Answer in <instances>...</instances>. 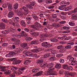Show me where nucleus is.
Segmentation results:
<instances>
[{
  "mask_svg": "<svg viewBox=\"0 0 77 77\" xmlns=\"http://www.w3.org/2000/svg\"><path fill=\"white\" fill-rule=\"evenodd\" d=\"M26 39L27 41H31L32 39V38L30 37H28L26 38Z\"/></svg>",
  "mask_w": 77,
  "mask_h": 77,
  "instance_id": "nucleus-38",
  "label": "nucleus"
},
{
  "mask_svg": "<svg viewBox=\"0 0 77 77\" xmlns=\"http://www.w3.org/2000/svg\"><path fill=\"white\" fill-rule=\"evenodd\" d=\"M51 40L52 42H56L57 41V39L54 38H51Z\"/></svg>",
  "mask_w": 77,
  "mask_h": 77,
  "instance_id": "nucleus-36",
  "label": "nucleus"
},
{
  "mask_svg": "<svg viewBox=\"0 0 77 77\" xmlns=\"http://www.w3.org/2000/svg\"><path fill=\"white\" fill-rule=\"evenodd\" d=\"M52 26L53 27H60V25L59 24L56 23H53L52 24Z\"/></svg>",
  "mask_w": 77,
  "mask_h": 77,
  "instance_id": "nucleus-27",
  "label": "nucleus"
},
{
  "mask_svg": "<svg viewBox=\"0 0 77 77\" xmlns=\"http://www.w3.org/2000/svg\"><path fill=\"white\" fill-rule=\"evenodd\" d=\"M31 44H37V42L36 41H34L31 42Z\"/></svg>",
  "mask_w": 77,
  "mask_h": 77,
  "instance_id": "nucleus-52",
  "label": "nucleus"
},
{
  "mask_svg": "<svg viewBox=\"0 0 77 77\" xmlns=\"http://www.w3.org/2000/svg\"><path fill=\"white\" fill-rule=\"evenodd\" d=\"M64 74L66 76V75H68L69 76L70 75L71 76H72V75H74V74L71 72H69L68 71L65 72Z\"/></svg>",
  "mask_w": 77,
  "mask_h": 77,
  "instance_id": "nucleus-9",
  "label": "nucleus"
},
{
  "mask_svg": "<svg viewBox=\"0 0 77 77\" xmlns=\"http://www.w3.org/2000/svg\"><path fill=\"white\" fill-rule=\"evenodd\" d=\"M16 30H17L12 28H10L8 30V32H12V31H16Z\"/></svg>",
  "mask_w": 77,
  "mask_h": 77,
  "instance_id": "nucleus-34",
  "label": "nucleus"
},
{
  "mask_svg": "<svg viewBox=\"0 0 77 77\" xmlns=\"http://www.w3.org/2000/svg\"><path fill=\"white\" fill-rule=\"evenodd\" d=\"M31 27L32 29H35V30H39V28H36V26L35 25H31Z\"/></svg>",
  "mask_w": 77,
  "mask_h": 77,
  "instance_id": "nucleus-41",
  "label": "nucleus"
},
{
  "mask_svg": "<svg viewBox=\"0 0 77 77\" xmlns=\"http://www.w3.org/2000/svg\"><path fill=\"white\" fill-rule=\"evenodd\" d=\"M73 36H77V33H75V32H73L72 33Z\"/></svg>",
  "mask_w": 77,
  "mask_h": 77,
  "instance_id": "nucleus-64",
  "label": "nucleus"
},
{
  "mask_svg": "<svg viewBox=\"0 0 77 77\" xmlns=\"http://www.w3.org/2000/svg\"><path fill=\"white\" fill-rule=\"evenodd\" d=\"M72 13H74V12L76 13V12H77V7L75 8L74 11H72Z\"/></svg>",
  "mask_w": 77,
  "mask_h": 77,
  "instance_id": "nucleus-54",
  "label": "nucleus"
},
{
  "mask_svg": "<svg viewBox=\"0 0 77 77\" xmlns=\"http://www.w3.org/2000/svg\"><path fill=\"white\" fill-rule=\"evenodd\" d=\"M24 53L27 56H29V57H36V56H37V54H33L31 53H30L29 52H26V51H24Z\"/></svg>",
  "mask_w": 77,
  "mask_h": 77,
  "instance_id": "nucleus-4",
  "label": "nucleus"
},
{
  "mask_svg": "<svg viewBox=\"0 0 77 77\" xmlns=\"http://www.w3.org/2000/svg\"><path fill=\"white\" fill-rule=\"evenodd\" d=\"M66 69L69 71H71L72 69V66L68 67L67 66Z\"/></svg>",
  "mask_w": 77,
  "mask_h": 77,
  "instance_id": "nucleus-44",
  "label": "nucleus"
},
{
  "mask_svg": "<svg viewBox=\"0 0 77 77\" xmlns=\"http://www.w3.org/2000/svg\"><path fill=\"white\" fill-rule=\"evenodd\" d=\"M60 62L61 63H63L65 62V61H64V60L63 59H61L60 60Z\"/></svg>",
  "mask_w": 77,
  "mask_h": 77,
  "instance_id": "nucleus-55",
  "label": "nucleus"
},
{
  "mask_svg": "<svg viewBox=\"0 0 77 77\" xmlns=\"http://www.w3.org/2000/svg\"><path fill=\"white\" fill-rule=\"evenodd\" d=\"M32 51L33 53H38V52H39V48L37 49H33Z\"/></svg>",
  "mask_w": 77,
  "mask_h": 77,
  "instance_id": "nucleus-30",
  "label": "nucleus"
},
{
  "mask_svg": "<svg viewBox=\"0 0 77 77\" xmlns=\"http://www.w3.org/2000/svg\"><path fill=\"white\" fill-rule=\"evenodd\" d=\"M66 3L64 1H62L60 3V5H63L64 4H66Z\"/></svg>",
  "mask_w": 77,
  "mask_h": 77,
  "instance_id": "nucleus-62",
  "label": "nucleus"
},
{
  "mask_svg": "<svg viewBox=\"0 0 77 77\" xmlns=\"http://www.w3.org/2000/svg\"><path fill=\"white\" fill-rule=\"evenodd\" d=\"M69 24L71 26H75V23L72 22H70L69 23Z\"/></svg>",
  "mask_w": 77,
  "mask_h": 77,
  "instance_id": "nucleus-48",
  "label": "nucleus"
},
{
  "mask_svg": "<svg viewBox=\"0 0 77 77\" xmlns=\"http://www.w3.org/2000/svg\"><path fill=\"white\" fill-rule=\"evenodd\" d=\"M9 3H5V4H4L2 5V7L3 8H6L7 6H8V5Z\"/></svg>",
  "mask_w": 77,
  "mask_h": 77,
  "instance_id": "nucleus-39",
  "label": "nucleus"
},
{
  "mask_svg": "<svg viewBox=\"0 0 77 77\" xmlns=\"http://www.w3.org/2000/svg\"><path fill=\"white\" fill-rule=\"evenodd\" d=\"M9 33V31H8V30L3 31H2V33H3V34H7V33Z\"/></svg>",
  "mask_w": 77,
  "mask_h": 77,
  "instance_id": "nucleus-37",
  "label": "nucleus"
},
{
  "mask_svg": "<svg viewBox=\"0 0 77 77\" xmlns=\"http://www.w3.org/2000/svg\"><path fill=\"white\" fill-rule=\"evenodd\" d=\"M23 10L25 12H26V15L29 13V9L25 6H23L22 7V9H20L19 11L17 12V14L19 16H22L23 15V13L21 10Z\"/></svg>",
  "mask_w": 77,
  "mask_h": 77,
  "instance_id": "nucleus-2",
  "label": "nucleus"
},
{
  "mask_svg": "<svg viewBox=\"0 0 77 77\" xmlns=\"http://www.w3.org/2000/svg\"><path fill=\"white\" fill-rule=\"evenodd\" d=\"M62 47L63 46L62 45L59 46L57 47V49H60V48H62Z\"/></svg>",
  "mask_w": 77,
  "mask_h": 77,
  "instance_id": "nucleus-63",
  "label": "nucleus"
},
{
  "mask_svg": "<svg viewBox=\"0 0 77 77\" xmlns=\"http://www.w3.org/2000/svg\"><path fill=\"white\" fill-rule=\"evenodd\" d=\"M57 53V51L56 50H54L52 52V54H55Z\"/></svg>",
  "mask_w": 77,
  "mask_h": 77,
  "instance_id": "nucleus-49",
  "label": "nucleus"
},
{
  "mask_svg": "<svg viewBox=\"0 0 77 77\" xmlns=\"http://www.w3.org/2000/svg\"><path fill=\"white\" fill-rule=\"evenodd\" d=\"M11 41H12L13 42H15L16 41L20 42V40H19V39L15 38H12L11 39Z\"/></svg>",
  "mask_w": 77,
  "mask_h": 77,
  "instance_id": "nucleus-24",
  "label": "nucleus"
},
{
  "mask_svg": "<svg viewBox=\"0 0 77 77\" xmlns=\"http://www.w3.org/2000/svg\"><path fill=\"white\" fill-rule=\"evenodd\" d=\"M5 24L3 23L0 24V29H5Z\"/></svg>",
  "mask_w": 77,
  "mask_h": 77,
  "instance_id": "nucleus-16",
  "label": "nucleus"
},
{
  "mask_svg": "<svg viewBox=\"0 0 77 77\" xmlns=\"http://www.w3.org/2000/svg\"><path fill=\"white\" fill-rule=\"evenodd\" d=\"M27 46V44L26 43H23L22 44V47L23 48H25Z\"/></svg>",
  "mask_w": 77,
  "mask_h": 77,
  "instance_id": "nucleus-42",
  "label": "nucleus"
},
{
  "mask_svg": "<svg viewBox=\"0 0 77 77\" xmlns=\"http://www.w3.org/2000/svg\"><path fill=\"white\" fill-rule=\"evenodd\" d=\"M35 30L33 29H32L30 30V34H31L33 36H38L39 35V33L34 32Z\"/></svg>",
  "mask_w": 77,
  "mask_h": 77,
  "instance_id": "nucleus-7",
  "label": "nucleus"
},
{
  "mask_svg": "<svg viewBox=\"0 0 77 77\" xmlns=\"http://www.w3.org/2000/svg\"><path fill=\"white\" fill-rule=\"evenodd\" d=\"M71 6L67 7L65 8L64 11H69V10H71Z\"/></svg>",
  "mask_w": 77,
  "mask_h": 77,
  "instance_id": "nucleus-32",
  "label": "nucleus"
},
{
  "mask_svg": "<svg viewBox=\"0 0 77 77\" xmlns=\"http://www.w3.org/2000/svg\"><path fill=\"white\" fill-rule=\"evenodd\" d=\"M55 59H56L55 55H54L53 56L51 57L49 59V60L51 61H53V60H55Z\"/></svg>",
  "mask_w": 77,
  "mask_h": 77,
  "instance_id": "nucleus-23",
  "label": "nucleus"
},
{
  "mask_svg": "<svg viewBox=\"0 0 77 77\" xmlns=\"http://www.w3.org/2000/svg\"><path fill=\"white\" fill-rule=\"evenodd\" d=\"M66 23V21H62L60 22V24H65Z\"/></svg>",
  "mask_w": 77,
  "mask_h": 77,
  "instance_id": "nucleus-56",
  "label": "nucleus"
},
{
  "mask_svg": "<svg viewBox=\"0 0 77 77\" xmlns=\"http://www.w3.org/2000/svg\"><path fill=\"white\" fill-rule=\"evenodd\" d=\"M66 5H62L61 6H60L58 8L60 10V11H62L65 9V7H66Z\"/></svg>",
  "mask_w": 77,
  "mask_h": 77,
  "instance_id": "nucleus-17",
  "label": "nucleus"
},
{
  "mask_svg": "<svg viewBox=\"0 0 77 77\" xmlns=\"http://www.w3.org/2000/svg\"><path fill=\"white\" fill-rule=\"evenodd\" d=\"M39 69V68H35V69H32V72H35L36 71V70H38Z\"/></svg>",
  "mask_w": 77,
  "mask_h": 77,
  "instance_id": "nucleus-46",
  "label": "nucleus"
},
{
  "mask_svg": "<svg viewBox=\"0 0 77 77\" xmlns=\"http://www.w3.org/2000/svg\"><path fill=\"white\" fill-rule=\"evenodd\" d=\"M14 15V13L13 11H10L9 12L8 16V18H11V17H12Z\"/></svg>",
  "mask_w": 77,
  "mask_h": 77,
  "instance_id": "nucleus-11",
  "label": "nucleus"
},
{
  "mask_svg": "<svg viewBox=\"0 0 77 77\" xmlns=\"http://www.w3.org/2000/svg\"><path fill=\"white\" fill-rule=\"evenodd\" d=\"M42 45V47H44L45 48H50V47L52 46L51 45L49 44V43H47V42H43Z\"/></svg>",
  "mask_w": 77,
  "mask_h": 77,
  "instance_id": "nucleus-6",
  "label": "nucleus"
},
{
  "mask_svg": "<svg viewBox=\"0 0 77 77\" xmlns=\"http://www.w3.org/2000/svg\"><path fill=\"white\" fill-rule=\"evenodd\" d=\"M0 69H2L1 70V71L4 72V71H6V69H5V66H0Z\"/></svg>",
  "mask_w": 77,
  "mask_h": 77,
  "instance_id": "nucleus-28",
  "label": "nucleus"
},
{
  "mask_svg": "<svg viewBox=\"0 0 77 77\" xmlns=\"http://www.w3.org/2000/svg\"><path fill=\"white\" fill-rule=\"evenodd\" d=\"M65 48L66 49H69V48H71V45H67L65 46Z\"/></svg>",
  "mask_w": 77,
  "mask_h": 77,
  "instance_id": "nucleus-43",
  "label": "nucleus"
},
{
  "mask_svg": "<svg viewBox=\"0 0 77 77\" xmlns=\"http://www.w3.org/2000/svg\"><path fill=\"white\" fill-rule=\"evenodd\" d=\"M2 21L3 22H4V23H8V21L6 19H2Z\"/></svg>",
  "mask_w": 77,
  "mask_h": 77,
  "instance_id": "nucleus-57",
  "label": "nucleus"
},
{
  "mask_svg": "<svg viewBox=\"0 0 77 77\" xmlns=\"http://www.w3.org/2000/svg\"><path fill=\"white\" fill-rule=\"evenodd\" d=\"M11 70H17L18 69V67H12L11 68Z\"/></svg>",
  "mask_w": 77,
  "mask_h": 77,
  "instance_id": "nucleus-45",
  "label": "nucleus"
},
{
  "mask_svg": "<svg viewBox=\"0 0 77 77\" xmlns=\"http://www.w3.org/2000/svg\"><path fill=\"white\" fill-rule=\"evenodd\" d=\"M42 72H43L42 71H40L38 72L36 74V76H38V75H41L42 74Z\"/></svg>",
  "mask_w": 77,
  "mask_h": 77,
  "instance_id": "nucleus-35",
  "label": "nucleus"
},
{
  "mask_svg": "<svg viewBox=\"0 0 77 77\" xmlns=\"http://www.w3.org/2000/svg\"><path fill=\"white\" fill-rule=\"evenodd\" d=\"M17 59L15 58H13L11 59V61H13V64L14 65H17Z\"/></svg>",
  "mask_w": 77,
  "mask_h": 77,
  "instance_id": "nucleus-15",
  "label": "nucleus"
},
{
  "mask_svg": "<svg viewBox=\"0 0 77 77\" xmlns=\"http://www.w3.org/2000/svg\"><path fill=\"white\" fill-rule=\"evenodd\" d=\"M35 26L36 27H38V28H41V27H42V26L41 25V24H39L38 22H36L35 24Z\"/></svg>",
  "mask_w": 77,
  "mask_h": 77,
  "instance_id": "nucleus-21",
  "label": "nucleus"
},
{
  "mask_svg": "<svg viewBox=\"0 0 77 77\" xmlns=\"http://www.w3.org/2000/svg\"><path fill=\"white\" fill-rule=\"evenodd\" d=\"M48 35L47 34H41L40 36V38H42V39H43L44 38H45V37H48Z\"/></svg>",
  "mask_w": 77,
  "mask_h": 77,
  "instance_id": "nucleus-18",
  "label": "nucleus"
},
{
  "mask_svg": "<svg viewBox=\"0 0 77 77\" xmlns=\"http://www.w3.org/2000/svg\"><path fill=\"white\" fill-rule=\"evenodd\" d=\"M13 21L14 23H18L20 21V18L18 17H15L13 18Z\"/></svg>",
  "mask_w": 77,
  "mask_h": 77,
  "instance_id": "nucleus-10",
  "label": "nucleus"
},
{
  "mask_svg": "<svg viewBox=\"0 0 77 77\" xmlns=\"http://www.w3.org/2000/svg\"><path fill=\"white\" fill-rule=\"evenodd\" d=\"M14 9H17L18 8V4L15 3L14 5Z\"/></svg>",
  "mask_w": 77,
  "mask_h": 77,
  "instance_id": "nucleus-29",
  "label": "nucleus"
},
{
  "mask_svg": "<svg viewBox=\"0 0 77 77\" xmlns=\"http://www.w3.org/2000/svg\"><path fill=\"white\" fill-rule=\"evenodd\" d=\"M19 69L20 70H21V71H23V70L26 69V68L25 67H21L19 68Z\"/></svg>",
  "mask_w": 77,
  "mask_h": 77,
  "instance_id": "nucleus-51",
  "label": "nucleus"
},
{
  "mask_svg": "<svg viewBox=\"0 0 77 77\" xmlns=\"http://www.w3.org/2000/svg\"><path fill=\"white\" fill-rule=\"evenodd\" d=\"M63 66L64 69H66H66L68 67V66L67 65H63Z\"/></svg>",
  "mask_w": 77,
  "mask_h": 77,
  "instance_id": "nucleus-58",
  "label": "nucleus"
},
{
  "mask_svg": "<svg viewBox=\"0 0 77 77\" xmlns=\"http://www.w3.org/2000/svg\"><path fill=\"white\" fill-rule=\"evenodd\" d=\"M26 19L27 20H28L29 21V22H31L32 21V18L31 17H29V16H27L26 17Z\"/></svg>",
  "mask_w": 77,
  "mask_h": 77,
  "instance_id": "nucleus-26",
  "label": "nucleus"
},
{
  "mask_svg": "<svg viewBox=\"0 0 77 77\" xmlns=\"http://www.w3.org/2000/svg\"><path fill=\"white\" fill-rule=\"evenodd\" d=\"M46 3L47 4H50V3H52V0H47L46 1Z\"/></svg>",
  "mask_w": 77,
  "mask_h": 77,
  "instance_id": "nucleus-40",
  "label": "nucleus"
},
{
  "mask_svg": "<svg viewBox=\"0 0 77 77\" xmlns=\"http://www.w3.org/2000/svg\"><path fill=\"white\" fill-rule=\"evenodd\" d=\"M8 21L10 24L13 25V26H17V23H14V21L13 20V19L12 20L11 19H10L8 20Z\"/></svg>",
  "mask_w": 77,
  "mask_h": 77,
  "instance_id": "nucleus-8",
  "label": "nucleus"
},
{
  "mask_svg": "<svg viewBox=\"0 0 77 77\" xmlns=\"http://www.w3.org/2000/svg\"><path fill=\"white\" fill-rule=\"evenodd\" d=\"M53 66V64H49L47 66V67L48 68H49L48 69V71L45 72V74L46 75H57L55 73H52L51 72L53 71V70L54 69V68H52V67Z\"/></svg>",
  "mask_w": 77,
  "mask_h": 77,
  "instance_id": "nucleus-1",
  "label": "nucleus"
},
{
  "mask_svg": "<svg viewBox=\"0 0 77 77\" xmlns=\"http://www.w3.org/2000/svg\"><path fill=\"white\" fill-rule=\"evenodd\" d=\"M21 35H17V34H14L13 35V36L14 38H19L20 37V36H21Z\"/></svg>",
  "mask_w": 77,
  "mask_h": 77,
  "instance_id": "nucleus-25",
  "label": "nucleus"
},
{
  "mask_svg": "<svg viewBox=\"0 0 77 77\" xmlns=\"http://www.w3.org/2000/svg\"><path fill=\"white\" fill-rule=\"evenodd\" d=\"M15 53L14 52H11L10 53V54H7L6 55V57H10V56H14L15 55Z\"/></svg>",
  "mask_w": 77,
  "mask_h": 77,
  "instance_id": "nucleus-13",
  "label": "nucleus"
},
{
  "mask_svg": "<svg viewBox=\"0 0 77 77\" xmlns=\"http://www.w3.org/2000/svg\"><path fill=\"white\" fill-rule=\"evenodd\" d=\"M8 8L9 11H12L13 9V7H12V5L8 3Z\"/></svg>",
  "mask_w": 77,
  "mask_h": 77,
  "instance_id": "nucleus-12",
  "label": "nucleus"
},
{
  "mask_svg": "<svg viewBox=\"0 0 77 77\" xmlns=\"http://www.w3.org/2000/svg\"><path fill=\"white\" fill-rule=\"evenodd\" d=\"M50 53H48L44 55V57L45 58L48 57H50Z\"/></svg>",
  "mask_w": 77,
  "mask_h": 77,
  "instance_id": "nucleus-22",
  "label": "nucleus"
},
{
  "mask_svg": "<svg viewBox=\"0 0 77 77\" xmlns=\"http://www.w3.org/2000/svg\"><path fill=\"white\" fill-rule=\"evenodd\" d=\"M36 4L35 2H30V4L28 5L27 4L26 5V6L27 8H28L29 9H33V7L35 6V5Z\"/></svg>",
  "mask_w": 77,
  "mask_h": 77,
  "instance_id": "nucleus-5",
  "label": "nucleus"
},
{
  "mask_svg": "<svg viewBox=\"0 0 77 77\" xmlns=\"http://www.w3.org/2000/svg\"><path fill=\"white\" fill-rule=\"evenodd\" d=\"M33 18L35 20H38V17H37V16H35V15H34L33 16Z\"/></svg>",
  "mask_w": 77,
  "mask_h": 77,
  "instance_id": "nucleus-61",
  "label": "nucleus"
},
{
  "mask_svg": "<svg viewBox=\"0 0 77 77\" xmlns=\"http://www.w3.org/2000/svg\"><path fill=\"white\" fill-rule=\"evenodd\" d=\"M3 47H6L8 45V44L7 43H4L2 45Z\"/></svg>",
  "mask_w": 77,
  "mask_h": 77,
  "instance_id": "nucleus-60",
  "label": "nucleus"
},
{
  "mask_svg": "<svg viewBox=\"0 0 77 77\" xmlns=\"http://www.w3.org/2000/svg\"><path fill=\"white\" fill-rule=\"evenodd\" d=\"M20 24L22 26H23V27L26 26V23H25V22H24L23 20H22L20 22Z\"/></svg>",
  "mask_w": 77,
  "mask_h": 77,
  "instance_id": "nucleus-31",
  "label": "nucleus"
},
{
  "mask_svg": "<svg viewBox=\"0 0 77 77\" xmlns=\"http://www.w3.org/2000/svg\"><path fill=\"white\" fill-rule=\"evenodd\" d=\"M55 68H57V69H60V68H61V65L60 64H57L55 66Z\"/></svg>",
  "mask_w": 77,
  "mask_h": 77,
  "instance_id": "nucleus-33",
  "label": "nucleus"
},
{
  "mask_svg": "<svg viewBox=\"0 0 77 77\" xmlns=\"http://www.w3.org/2000/svg\"><path fill=\"white\" fill-rule=\"evenodd\" d=\"M38 63H40V66H41V67H43V66H44V65H45V64H42V63H43V60H38L37 61Z\"/></svg>",
  "mask_w": 77,
  "mask_h": 77,
  "instance_id": "nucleus-14",
  "label": "nucleus"
},
{
  "mask_svg": "<svg viewBox=\"0 0 77 77\" xmlns=\"http://www.w3.org/2000/svg\"><path fill=\"white\" fill-rule=\"evenodd\" d=\"M58 38L61 39V40H68V38L66 36H63L61 37H59Z\"/></svg>",
  "mask_w": 77,
  "mask_h": 77,
  "instance_id": "nucleus-19",
  "label": "nucleus"
},
{
  "mask_svg": "<svg viewBox=\"0 0 77 77\" xmlns=\"http://www.w3.org/2000/svg\"><path fill=\"white\" fill-rule=\"evenodd\" d=\"M68 59H69V61L71 62V64L72 65H77V63H75V61L74 60V58L73 57H70L68 56L67 57Z\"/></svg>",
  "mask_w": 77,
  "mask_h": 77,
  "instance_id": "nucleus-3",
  "label": "nucleus"
},
{
  "mask_svg": "<svg viewBox=\"0 0 77 77\" xmlns=\"http://www.w3.org/2000/svg\"><path fill=\"white\" fill-rule=\"evenodd\" d=\"M29 62V60H26L24 62V63L25 65H27V63Z\"/></svg>",
  "mask_w": 77,
  "mask_h": 77,
  "instance_id": "nucleus-53",
  "label": "nucleus"
},
{
  "mask_svg": "<svg viewBox=\"0 0 77 77\" xmlns=\"http://www.w3.org/2000/svg\"><path fill=\"white\" fill-rule=\"evenodd\" d=\"M11 72V71L9 70L8 72H5V74H9Z\"/></svg>",
  "mask_w": 77,
  "mask_h": 77,
  "instance_id": "nucleus-59",
  "label": "nucleus"
},
{
  "mask_svg": "<svg viewBox=\"0 0 77 77\" xmlns=\"http://www.w3.org/2000/svg\"><path fill=\"white\" fill-rule=\"evenodd\" d=\"M70 31L69 30H65L63 32V33H69Z\"/></svg>",
  "mask_w": 77,
  "mask_h": 77,
  "instance_id": "nucleus-50",
  "label": "nucleus"
},
{
  "mask_svg": "<svg viewBox=\"0 0 77 77\" xmlns=\"http://www.w3.org/2000/svg\"><path fill=\"white\" fill-rule=\"evenodd\" d=\"M72 20H77V15L75 14H74L72 15Z\"/></svg>",
  "mask_w": 77,
  "mask_h": 77,
  "instance_id": "nucleus-20",
  "label": "nucleus"
},
{
  "mask_svg": "<svg viewBox=\"0 0 77 77\" xmlns=\"http://www.w3.org/2000/svg\"><path fill=\"white\" fill-rule=\"evenodd\" d=\"M63 29L65 30H69V28L67 26H64L63 27Z\"/></svg>",
  "mask_w": 77,
  "mask_h": 77,
  "instance_id": "nucleus-47",
  "label": "nucleus"
}]
</instances>
